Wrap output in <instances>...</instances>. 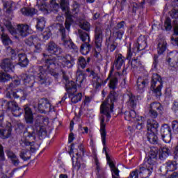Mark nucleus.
<instances>
[{"mask_svg":"<svg viewBox=\"0 0 178 178\" xmlns=\"http://www.w3.org/2000/svg\"><path fill=\"white\" fill-rule=\"evenodd\" d=\"M50 7L53 8L56 12H58V9H59L60 6L59 3H56V0H51Z\"/></svg>","mask_w":178,"mask_h":178,"instance_id":"4d7b16f0","label":"nucleus"},{"mask_svg":"<svg viewBox=\"0 0 178 178\" xmlns=\"http://www.w3.org/2000/svg\"><path fill=\"white\" fill-rule=\"evenodd\" d=\"M170 13V16L172 19H175V20L172 21V23H177L178 20V9L173 8Z\"/></svg>","mask_w":178,"mask_h":178,"instance_id":"a18cd8bd","label":"nucleus"},{"mask_svg":"<svg viewBox=\"0 0 178 178\" xmlns=\"http://www.w3.org/2000/svg\"><path fill=\"white\" fill-rule=\"evenodd\" d=\"M65 23H73V15H72L69 11L65 12Z\"/></svg>","mask_w":178,"mask_h":178,"instance_id":"6e6d98bb","label":"nucleus"},{"mask_svg":"<svg viewBox=\"0 0 178 178\" xmlns=\"http://www.w3.org/2000/svg\"><path fill=\"white\" fill-rule=\"evenodd\" d=\"M144 3H145V0H143V1L140 2V4H138V3H133L131 4L133 13H136L138 9H141V8H143V6H144Z\"/></svg>","mask_w":178,"mask_h":178,"instance_id":"a19ab883","label":"nucleus"},{"mask_svg":"<svg viewBox=\"0 0 178 178\" xmlns=\"http://www.w3.org/2000/svg\"><path fill=\"white\" fill-rule=\"evenodd\" d=\"M111 169V172H113L112 173V176L113 178H119V170L116 168V165H114V168L113 167H110Z\"/></svg>","mask_w":178,"mask_h":178,"instance_id":"864d4df0","label":"nucleus"},{"mask_svg":"<svg viewBox=\"0 0 178 178\" xmlns=\"http://www.w3.org/2000/svg\"><path fill=\"white\" fill-rule=\"evenodd\" d=\"M78 65L81 67V69H86V67L87 66V60H86V58L83 56H80L78 58Z\"/></svg>","mask_w":178,"mask_h":178,"instance_id":"37998d69","label":"nucleus"},{"mask_svg":"<svg viewBox=\"0 0 178 178\" xmlns=\"http://www.w3.org/2000/svg\"><path fill=\"white\" fill-rule=\"evenodd\" d=\"M2 106H4V109L7 111H10L11 112H16V111H20V108L19 107V104L15 101L8 102L4 100L3 102Z\"/></svg>","mask_w":178,"mask_h":178,"instance_id":"a211bd4d","label":"nucleus"},{"mask_svg":"<svg viewBox=\"0 0 178 178\" xmlns=\"http://www.w3.org/2000/svg\"><path fill=\"white\" fill-rule=\"evenodd\" d=\"M36 29L38 31H42L45 29V24L44 23H38L36 25Z\"/></svg>","mask_w":178,"mask_h":178,"instance_id":"0e129e2a","label":"nucleus"},{"mask_svg":"<svg viewBox=\"0 0 178 178\" xmlns=\"http://www.w3.org/2000/svg\"><path fill=\"white\" fill-rule=\"evenodd\" d=\"M19 65L22 67H26L29 65V59H27V56L24 54H20L18 55Z\"/></svg>","mask_w":178,"mask_h":178,"instance_id":"72a5a7b5","label":"nucleus"},{"mask_svg":"<svg viewBox=\"0 0 178 178\" xmlns=\"http://www.w3.org/2000/svg\"><path fill=\"white\" fill-rule=\"evenodd\" d=\"M10 134H12V128L10 127V124H8V127H6L4 130L1 131V138H8V137H10Z\"/></svg>","mask_w":178,"mask_h":178,"instance_id":"c9c22d12","label":"nucleus"},{"mask_svg":"<svg viewBox=\"0 0 178 178\" xmlns=\"http://www.w3.org/2000/svg\"><path fill=\"white\" fill-rule=\"evenodd\" d=\"M105 127H106V124H105V116L102 115L100 117V134L102 137V144L104 145L103 152H105L107 162L110 168H115V164L113 163V161L111 160V157L109 156V154H108L106 147H105V145H106V129H105Z\"/></svg>","mask_w":178,"mask_h":178,"instance_id":"20e7f679","label":"nucleus"},{"mask_svg":"<svg viewBox=\"0 0 178 178\" xmlns=\"http://www.w3.org/2000/svg\"><path fill=\"white\" fill-rule=\"evenodd\" d=\"M6 154H7V156L11 160L12 163L14 164L15 166H17L19 163H20V161H19V159H17V156L13 153L10 149H7L6 151Z\"/></svg>","mask_w":178,"mask_h":178,"instance_id":"393cba45","label":"nucleus"},{"mask_svg":"<svg viewBox=\"0 0 178 178\" xmlns=\"http://www.w3.org/2000/svg\"><path fill=\"white\" fill-rule=\"evenodd\" d=\"M79 12H80V4L74 3L73 4L72 13L73 15H74L75 17H76L77 15H77Z\"/></svg>","mask_w":178,"mask_h":178,"instance_id":"603ef678","label":"nucleus"},{"mask_svg":"<svg viewBox=\"0 0 178 178\" xmlns=\"http://www.w3.org/2000/svg\"><path fill=\"white\" fill-rule=\"evenodd\" d=\"M114 65L117 69V70H120V69L124 65V57L120 54L115 56V59L114 61Z\"/></svg>","mask_w":178,"mask_h":178,"instance_id":"b1692460","label":"nucleus"},{"mask_svg":"<svg viewBox=\"0 0 178 178\" xmlns=\"http://www.w3.org/2000/svg\"><path fill=\"white\" fill-rule=\"evenodd\" d=\"M178 54L176 51H171L168 54L166 60L170 63V65H172L170 63H177L178 61Z\"/></svg>","mask_w":178,"mask_h":178,"instance_id":"cd10ccee","label":"nucleus"},{"mask_svg":"<svg viewBox=\"0 0 178 178\" xmlns=\"http://www.w3.org/2000/svg\"><path fill=\"white\" fill-rule=\"evenodd\" d=\"M35 41H37V38L31 36L28 39L25 40V43L26 44V45H29V47H31V45L35 44Z\"/></svg>","mask_w":178,"mask_h":178,"instance_id":"8fccbe9b","label":"nucleus"},{"mask_svg":"<svg viewBox=\"0 0 178 178\" xmlns=\"http://www.w3.org/2000/svg\"><path fill=\"white\" fill-rule=\"evenodd\" d=\"M138 116L139 115H137V113H136L134 110L124 113V119L126 120H131V119H133L134 122H136L137 120Z\"/></svg>","mask_w":178,"mask_h":178,"instance_id":"7c9ffc66","label":"nucleus"},{"mask_svg":"<svg viewBox=\"0 0 178 178\" xmlns=\"http://www.w3.org/2000/svg\"><path fill=\"white\" fill-rule=\"evenodd\" d=\"M3 10L7 13V15L13 13V2L10 1H3Z\"/></svg>","mask_w":178,"mask_h":178,"instance_id":"4be33fe9","label":"nucleus"},{"mask_svg":"<svg viewBox=\"0 0 178 178\" xmlns=\"http://www.w3.org/2000/svg\"><path fill=\"white\" fill-rule=\"evenodd\" d=\"M24 110L25 112L24 118L26 123L28 124H33L34 123V115H33V111L31 108L29 106H25L24 107Z\"/></svg>","mask_w":178,"mask_h":178,"instance_id":"412c9836","label":"nucleus"},{"mask_svg":"<svg viewBox=\"0 0 178 178\" xmlns=\"http://www.w3.org/2000/svg\"><path fill=\"white\" fill-rule=\"evenodd\" d=\"M166 169L167 172H173V170H176V169H177L176 161H168L166 163Z\"/></svg>","mask_w":178,"mask_h":178,"instance_id":"ea45409f","label":"nucleus"},{"mask_svg":"<svg viewBox=\"0 0 178 178\" xmlns=\"http://www.w3.org/2000/svg\"><path fill=\"white\" fill-rule=\"evenodd\" d=\"M69 0H60V8L63 12H69Z\"/></svg>","mask_w":178,"mask_h":178,"instance_id":"58836bf2","label":"nucleus"},{"mask_svg":"<svg viewBox=\"0 0 178 178\" xmlns=\"http://www.w3.org/2000/svg\"><path fill=\"white\" fill-rule=\"evenodd\" d=\"M172 111H174L175 113L178 115V102H175L174 105L172 106Z\"/></svg>","mask_w":178,"mask_h":178,"instance_id":"774afa93","label":"nucleus"},{"mask_svg":"<svg viewBox=\"0 0 178 178\" xmlns=\"http://www.w3.org/2000/svg\"><path fill=\"white\" fill-rule=\"evenodd\" d=\"M118 47V43L116 42H112L110 44V51L111 52H113V51H115V49H116Z\"/></svg>","mask_w":178,"mask_h":178,"instance_id":"69168bd1","label":"nucleus"},{"mask_svg":"<svg viewBox=\"0 0 178 178\" xmlns=\"http://www.w3.org/2000/svg\"><path fill=\"white\" fill-rule=\"evenodd\" d=\"M147 48V38L144 36H140L138 38V42L135 43L133 47V51L131 49H128L127 59L130 60L133 58L134 55H136L138 51H143Z\"/></svg>","mask_w":178,"mask_h":178,"instance_id":"423d86ee","label":"nucleus"},{"mask_svg":"<svg viewBox=\"0 0 178 178\" xmlns=\"http://www.w3.org/2000/svg\"><path fill=\"white\" fill-rule=\"evenodd\" d=\"M154 168L152 166H150L149 168H145L144 166H140L138 170H135L132 172H131L130 176L131 178L135 177V178H147L151 176V174L152 173Z\"/></svg>","mask_w":178,"mask_h":178,"instance_id":"f8f14e48","label":"nucleus"},{"mask_svg":"<svg viewBox=\"0 0 178 178\" xmlns=\"http://www.w3.org/2000/svg\"><path fill=\"white\" fill-rule=\"evenodd\" d=\"M172 27H173V26L171 23H164L161 26L162 30H165L166 31H170V30H172Z\"/></svg>","mask_w":178,"mask_h":178,"instance_id":"13d9d810","label":"nucleus"},{"mask_svg":"<svg viewBox=\"0 0 178 178\" xmlns=\"http://www.w3.org/2000/svg\"><path fill=\"white\" fill-rule=\"evenodd\" d=\"M47 51L51 55H60L62 54V48L59 47L54 42H50L47 44Z\"/></svg>","mask_w":178,"mask_h":178,"instance_id":"6ab92c4d","label":"nucleus"},{"mask_svg":"<svg viewBox=\"0 0 178 178\" xmlns=\"http://www.w3.org/2000/svg\"><path fill=\"white\" fill-rule=\"evenodd\" d=\"M42 35H43L44 40H48L51 37V35H52V33H51V31L44 32L42 33Z\"/></svg>","mask_w":178,"mask_h":178,"instance_id":"338daca9","label":"nucleus"},{"mask_svg":"<svg viewBox=\"0 0 178 178\" xmlns=\"http://www.w3.org/2000/svg\"><path fill=\"white\" fill-rule=\"evenodd\" d=\"M161 109L162 106L158 102H153L150 105V111H161Z\"/></svg>","mask_w":178,"mask_h":178,"instance_id":"09e8293b","label":"nucleus"},{"mask_svg":"<svg viewBox=\"0 0 178 178\" xmlns=\"http://www.w3.org/2000/svg\"><path fill=\"white\" fill-rule=\"evenodd\" d=\"M158 158V152L152 151L147 157V162L150 166H153L156 163V159Z\"/></svg>","mask_w":178,"mask_h":178,"instance_id":"bb28decb","label":"nucleus"},{"mask_svg":"<svg viewBox=\"0 0 178 178\" xmlns=\"http://www.w3.org/2000/svg\"><path fill=\"white\" fill-rule=\"evenodd\" d=\"M172 129L175 133V134H178V121L177 120H174L172 122Z\"/></svg>","mask_w":178,"mask_h":178,"instance_id":"bf43d9fd","label":"nucleus"},{"mask_svg":"<svg viewBox=\"0 0 178 178\" xmlns=\"http://www.w3.org/2000/svg\"><path fill=\"white\" fill-rule=\"evenodd\" d=\"M86 72L90 73L89 77L91 79L93 87H95L96 90H98L102 84V79H101V76H99L98 73H96L94 70H92L90 68L86 69Z\"/></svg>","mask_w":178,"mask_h":178,"instance_id":"4468645a","label":"nucleus"},{"mask_svg":"<svg viewBox=\"0 0 178 178\" xmlns=\"http://www.w3.org/2000/svg\"><path fill=\"white\" fill-rule=\"evenodd\" d=\"M163 86V81L161 76L158 74H154L152 78L151 90L154 92L156 97H161L162 95Z\"/></svg>","mask_w":178,"mask_h":178,"instance_id":"6e6552de","label":"nucleus"},{"mask_svg":"<svg viewBox=\"0 0 178 178\" xmlns=\"http://www.w3.org/2000/svg\"><path fill=\"white\" fill-rule=\"evenodd\" d=\"M38 8L39 10H41L44 15H48L51 10H48V5H47V3L43 2L41 4L38 3V1L37 3Z\"/></svg>","mask_w":178,"mask_h":178,"instance_id":"4c0bfd02","label":"nucleus"},{"mask_svg":"<svg viewBox=\"0 0 178 178\" xmlns=\"http://www.w3.org/2000/svg\"><path fill=\"white\" fill-rule=\"evenodd\" d=\"M60 33H61V41L63 47L67 49H74V51H77V47L74 45V43L70 39L69 35H66V30L60 24Z\"/></svg>","mask_w":178,"mask_h":178,"instance_id":"9b49d317","label":"nucleus"},{"mask_svg":"<svg viewBox=\"0 0 178 178\" xmlns=\"http://www.w3.org/2000/svg\"><path fill=\"white\" fill-rule=\"evenodd\" d=\"M29 153L30 152H29V150L22 149L20 152L19 156L24 161H29V159H30V156H29Z\"/></svg>","mask_w":178,"mask_h":178,"instance_id":"79ce46f5","label":"nucleus"},{"mask_svg":"<svg viewBox=\"0 0 178 178\" xmlns=\"http://www.w3.org/2000/svg\"><path fill=\"white\" fill-rule=\"evenodd\" d=\"M161 134L162 140L167 144L172 140V129L167 124H163L161 128Z\"/></svg>","mask_w":178,"mask_h":178,"instance_id":"2eb2a0df","label":"nucleus"},{"mask_svg":"<svg viewBox=\"0 0 178 178\" xmlns=\"http://www.w3.org/2000/svg\"><path fill=\"white\" fill-rule=\"evenodd\" d=\"M143 119H144V118L141 116H138L136 118V122H138L136 124V129L138 130H141V129H143V127L144 126V121L143 120Z\"/></svg>","mask_w":178,"mask_h":178,"instance_id":"c03bdc74","label":"nucleus"},{"mask_svg":"<svg viewBox=\"0 0 178 178\" xmlns=\"http://www.w3.org/2000/svg\"><path fill=\"white\" fill-rule=\"evenodd\" d=\"M149 115L152 119H156L158 118V112L155 110H149Z\"/></svg>","mask_w":178,"mask_h":178,"instance_id":"e2e57ef3","label":"nucleus"},{"mask_svg":"<svg viewBox=\"0 0 178 178\" xmlns=\"http://www.w3.org/2000/svg\"><path fill=\"white\" fill-rule=\"evenodd\" d=\"M1 39H2V42L4 45H9V44H12V40H10L8 35L5 33H2Z\"/></svg>","mask_w":178,"mask_h":178,"instance_id":"49530a36","label":"nucleus"},{"mask_svg":"<svg viewBox=\"0 0 178 178\" xmlns=\"http://www.w3.org/2000/svg\"><path fill=\"white\" fill-rule=\"evenodd\" d=\"M72 165L76 170L81 169V163L79 161V157L76 158V161H74V157H72Z\"/></svg>","mask_w":178,"mask_h":178,"instance_id":"de8ad7c7","label":"nucleus"},{"mask_svg":"<svg viewBox=\"0 0 178 178\" xmlns=\"http://www.w3.org/2000/svg\"><path fill=\"white\" fill-rule=\"evenodd\" d=\"M43 56L44 58L46 65L35 67L33 69L32 73L33 76L37 77L39 84H51V82L48 81L47 72L55 77V79H58V77H59V74L55 71L54 67L55 66H60V62H59V58H49V56L47 54H43Z\"/></svg>","mask_w":178,"mask_h":178,"instance_id":"f257e3e1","label":"nucleus"},{"mask_svg":"<svg viewBox=\"0 0 178 178\" xmlns=\"http://www.w3.org/2000/svg\"><path fill=\"white\" fill-rule=\"evenodd\" d=\"M62 60L64 63L65 66H67L69 69H70V67H73V65H74V58L69 54L65 55L62 58Z\"/></svg>","mask_w":178,"mask_h":178,"instance_id":"5701e85b","label":"nucleus"},{"mask_svg":"<svg viewBox=\"0 0 178 178\" xmlns=\"http://www.w3.org/2000/svg\"><path fill=\"white\" fill-rule=\"evenodd\" d=\"M116 86H118V78L113 77L110 80L109 83V87L113 90L110 92L108 99L104 101L100 106V113L105 115L107 118L106 122L111 119V113L113 112V103L118 99V94L113 91L116 88Z\"/></svg>","mask_w":178,"mask_h":178,"instance_id":"7ed1b4c3","label":"nucleus"},{"mask_svg":"<svg viewBox=\"0 0 178 178\" xmlns=\"http://www.w3.org/2000/svg\"><path fill=\"white\" fill-rule=\"evenodd\" d=\"M90 42H86L81 45L80 52L82 55H87L91 51V44Z\"/></svg>","mask_w":178,"mask_h":178,"instance_id":"473e14b6","label":"nucleus"},{"mask_svg":"<svg viewBox=\"0 0 178 178\" xmlns=\"http://www.w3.org/2000/svg\"><path fill=\"white\" fill-rule=\"evenodd\" d=\"M166 45H168V43L164 39H161L159 41L157 51L159 55H162L166 51Z\"/></svg>","mask_w":178,"mask_h":178,"instance_id":"c85d7f7f","label":"nucleus"},{"mask_svg":"<svg viewBox=\"0 0 178 178\" xmlns=\"http://www.w3.org/2000/svg\"><path fill=\"white\" fill-rule=\"evenodd\" d=\"M148 84V81L147 79H144L142 77H138L137 81L138 90H144L147 85Z\"/></svg>","mask_w":178,"mask_h":178,"instance_id":"f704fd0d","label":"nucleus"},{"mask_svg":"<svg viewBox=\"0 0 178 178\" xmlns=\"http://www.w3.org/2000/svg\"><path fill=\"white\" fill-rule=\"evenodd\" d=\"M102 30V26L99 25L97 26L95 29V42L97 48H101L102 44V38H104Z\"/></svg>","mask_w":178,"mask_h":178,"instance_id":"f3484780","label":"nucleus"},{"mask_svg":"<svg viewBox=\"0 0 178 178\" xmlns=\"http://www.w3.org/2000/svg\"><path fill=\"white\" fill-rule=\"evenodd\" d=\"M6 27L11 34H19L21 37H27L29 35L30 27L26 24H19L17 25V30L12 26V24L7 23Z\"/></svg>","mask_w":178,"mask_h":178,"instance_id":"0eeeda50","label":"nucleus"},{"mask_svg":"<svg viewBox=\"0 0 178 178\" xmlns=\"http://www.w3.org/2000/svg\"><path fill=\"white\" fill-rule=\"evenodd\" d=\"M16 173L15 171H12L11 172H7V173H1V178H11L13 177V175Z\"/></svg>","mask_w":178,"mask_h":178,"instance_id":"052dcab7","label":"nucleus"},{"mask_svg":"<svg viewBox=\"0 0 178 178\" xmlns=\"http://www.w3.org/2000/svg\"><path fill=\"white\" fill-rule=\"evenodd\" d=\"M147 128L148 131L151 133L147 134V140L151 144H158V136H156V133H158V129L159 127V124L153 119H148L147 122Z\"/></svg>","mask_w":178,"mask_h":178,"instance_id":"39448f33","label":"nucleus"},{"mask_svg":"<svg viewBox=\"0 0 178 178\" xmlns=\"http://www.w3.org/2000/svg\"><path fill=\"white\" fill-rule=\"evenodd\" d=\"M1 67L5 72H1V82L5 83L8 80H10V75L8 74V72H10L13 69L14 65L12 63V60L9 58H6L2 60Z\"/></svg>","mask_w":178,"mask_h":178,"instance_id":"1a4fd4ad","label":"nucleus"},{"mask_svg":"<svg viewBox=\"0 0 178 178\" xmlns=\"http://www.w3.org/2000/svg\"><path fill=\"white\" fill-rule=\"evenodd\" d=\"M21 13L24 16H34L37 13V10L33 8H23L21 9Z\"/></svg>","mask_w":178,"mask_h":178,"instance_id":"2f4dec72","label":"nucleus"},{"mask_svg":"<svg viewBox=\"0 0 178 178\" xmlns=\"http://www.w3.org/2000/svg\"><path fill=\"white\" fill-rule=\"evenodd\" d=\"M66 90L67 92H71V102L72 104H77L79 101H81L83 98V94L81 92H78L77 94L74 93L77 91V86L74 81H71L67 85H65Z\"/></svg>","mask_w":178,"mask_h":178,"instance_id":"9d476101","label":"nucleus"},{"mask_svg":"<svg viewBox=\"0 0 178 178\" xmlns=\"http://www.w3.org/2000/svg\"><path fill=\"white\" fill-rule=\"evenodd\" d=\"M124 98L127 100V106L130 108H136L137 106V99H136V96L133 95L131 92H128L124 96Z\"/></svg>","mask_w":178,"mask_h":178,"instance_id":"aec40b11","label":"nucleus"},{"mask_svg":"<svg viewBox=\"0 0 178 178\" xmlns=\"http://www.w3.org/2000/svg\"><path fill=\"white\" fill-rule=\"evenodd\" d=\"M170 155V149L167 147H163L159 150V158L161 161H164Z\"/></svg>","mask_w":178,"mask_h":178,"instance_id":"a878e982","label":"nucleus"},{"mask_svg":"<svg viewBox=\"0 0 178 178\" xmlns=\"http://www.w3.org/2000/svg\"><path fill=\"white\" fill-rule=\"evenodd\" d=\"M24 94V92L22 90H17V92H13L11 95L13 96V98L15 99H17V98H20L22 95Z\"/></svg>","mask_w":178,"mask_h":178,"instance_id":"3c124183","label":"nucleus"},{"mask_svg":"<svg viewBox=\"0 0 178 178\" xmlns=\"http://www.w3.org/2000/svg\"><path fill=\"white\" fill-rule=\"evenodd\" d=\"M22 80L26 86V88H31V92L34 91L33 87H34V84H35V80L34 79V76L32 75H28L27 74H22Z\"/></svg>","mask_w":178,"mask_h":178,"instance_id":"dca6fc26","label":"nucleus"},{"mask_svg":"<svg viewBox=\"0 0 178 178\" xmlns=\"http://www.w3.org/2000/svg\"><path fill=\"white\" fill-rule=\"evenodd\" d=\"M78 35L79 38H81V41L84 42V41H87L88 42H90V35L88 33L81 31V29L78 30Z\"/></svg>","mask_w":178,"mask_h":178,"instance_id":"e433bc0d","label":"nucleus"},{"mask_svg":"<svg viewBox=\"0 0 178 178\" xmlns=\"http://www.w3.org/2000/svg\"><path fill=\"white\" fill-rule=\"evenodd\" d=\"M79 26L82 30H85V31H90V29H91L90 23H81Z\"/></svg>","mask_w":178,"mask_h":178,"instance_id":"5fc2aeb1","label":"nucleus"},{"mask_svg":"<svg viewBox=\"0 0 178 178\" xmlns=\"http://www.w3.org/2000/svg\"><path fill=\"white\" fill-rule=\"evenodd\" d=\"M38 109L40 113H48L49 112H52L54 106L51 105V103L48 99L42 98L38 102Z\"/></svg>","mask_w":178,"mask_h":178,"instance_id":"ddd939ff","label":"nucleus"},{"mask_svg":"<svg viewBox=\"0 0 178 178\" xmlns=\"http://www.w3.org/2000/svg\"><path fill=\"white\" fill-rule=\"evenodd\" d=\"M131 65L134 68L140 67V66H141V63L138 61L137 59H134L131 61Z\"/></svg>","mask_w":178,"mask_h":178,"instance_id":"680f3d73","label":"nucleus"},{"mask_svg":"<svg viewBox=\"0 0 178 178\" xmlns=\"http://www.w3.org/2000/svg\"><path fill=\"white\" fill-rule=\"evenodd\" d=\"M87 79V74H85L81 70H77L76 71V81L79 82V84H82L84 83Z\"/></svg>","mask_w":178,"mask_h":178,"instance_id":"c756f323","label":"nucleus"},{"mask_svg":"<svg viewBox=\"0 0 178 178\" xmlns=\"http://www.w3.org/2000/svg\"><path fill=\"white\" fill-rule=\"evenodd\" d=\"M44 120L45 118L44 117L38 116L35 122V126L38 127V129L35 131L33 127H29L26 128V131L24 132V136L27 139L21 140V145H22V147L30 146V149L32 152L35 151V149H34L32 146L33 144H34V141H35L37 134L40 136H42V134H47L44 129H41V125L42 123H44Z\"/></svg>","mask_w":178,"mask_h":178,"instance_id":"f03ea898","label":"nucleus"}]
</instances>
